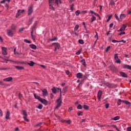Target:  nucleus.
<instances>
[{
    "label": "nucleus",
    "mask_w": 131,
    "mask_h": 131,
    "mask_svg": "<svg viewBox=\"0 0 131 131\" xmlns=\"http://www.w3.org/2000/svg\"><path fill=\"white\" fill-rule=\"evenodd\" d=\"M49 8L51 10H55L58 7V4H61L60 0H49Z\"/></svg>",
    "instance_id": "obj_1"
},
{
    "label": "nucleus",
    "mask_w": 131,
    "mask_h": 131,
    "mask_svg": "<svg viewBox=\"0 0 131 131\" xmlns=\"http://www.w3.org/2000/svg\"><path fill=\"white\" fill-rule=\"evenodd\" d=\"M36 25H37V21H36L35 23L33 26L32 28V31L31 32V37L32 39H33V41H35V35H33V31L35 29V27H36Z\"/></svg>",
    "instance_id": "obj_2"
},
{
    "label": "nucleus",
    "mask_w": 131,
    "mask_h": 131,
    "mask_svg": "<svg viewBox=\"0 0 131 131\" xmlns=\"http://www.w3.org/2000/svg\"><path fill=\"white\" fill-rule=\"evenodd\" d=\"M7 35L10 37H13L14 34H15V32L10 29L7 30Z\"/></svg>",
    "instance_id": "obj_3"
},
{
    "label": "nucleus",
    "mask_w": 131,
    "mask_h": 131,
    "mask_svg": "<svg viewBox=\"0 0 131 131\" xmlns=\"http://www.w3.org/2000/svg\"><path fill=\"white\" fill-rule=\"evenodd\" d=\"M22 114L23 115H24L23 118L24 120H25V121H27V122H28L29 121V120L27 119V116H28V115H27V112H26V111H22Z\"/></svg>",
    "instance_id": "obj_4"
},
{
    "label": "nucleus",
    "mask_w": 131,
    "mask_h": 131,
    "mask_svg": "<svg viewBox=\"0 0 131 131\" xmlns=\"http://www.w3.org/2000/svg\"><path fill=\"white\" fill-rule=\"evenodd\" d=\"M51 90H52L53 94H56V93H57V92H60V96H62V93H61V89H60L59 88L53 87Z\"/></svg>",
    "instance_id": "obj_5"
},
{
    "label": "nucleus",
    "mask_w": 131,
    "mask_h": 131,
    "mask_svg": "<svg viewBox=\"0 0 131 131\" xmlns=\"http://www.w3.org/2000/svg\"><path fill=\"white\" fill-rule=\"evenodd\" d=\"M32 13H33V6L30 5L28 7V14L29 16H30Z\"/></svg>",
    "instance_id": "obj_6"
},
{
    "label": "nucleus",
    "mask_w": 131,
    "mask_h": 131,
    "mask_svg": "<svg viewBox=\"0 0 131 131\" xmlns=\"http://www.w3.org/2000/svg\"><path fill=\"white\" fill-rule=\"evenodd\" d=\"M105 85H106V86H108V88H112L113 89L117 87L116 85H115L114 84H113V83H108V82L105 83Z\"/></svg>",
    "instance_id": "obj_7"
},
{
    "label": "nucleus",
    "mask_w": 131,
    "mask_h": 131,
    "mask_svg": "<svg viewBox=\"0 0 131 131\" xmlns=\"http://www.w3.org/2000/svg\"><path fill=\"white\" fill-rule=\"evenodd\" d=\"M52 46H55L54 52H56L57 50L60 49V44H59V43H53Z\"/></svg>",
    "instance_id": "obj_8"
},
{
    "label": "nucleus",
    "mask_w": 131,
    "mask_h": 131,
    "mask_svg": "<svg viewBox=\"0 0 131 131\" xmlns=\"http://www.w3.org/2000/svg\"><path fill=\"white\" fill-rule=\"evenodd\" d=\"M43 96L47 97L48 96V90L47 89H43L42 90Z\"/></svg>",
    "instance_id": "obj_9"
},
{
    "label": "nucleus",
    "mask_w": 131,
    "mask_h": 131,
    "mask_svg": "<svg viewBox=\"0 0 131 131\" xmlns=\"http://www.w3.org/2000/svg\"><path fill=\"white\" fill-rule=\"evenodd\" d=\"M123 68L128 69V70H131V66L128 64H124L123 66Z\"/></svg>",
    "instance_id": "obj_10"
},
{
    "label": "nucleus",
    "mask_w": 131,
    "mask_h": 131,
    "mask_svg": "<svg viewBox=\"0 0 131 131\" xmlns=\"http://www.w3.org/2000/svg\"><path fill=\"white\" fill-rule=\"evenodd\" d=\"M16 27H17L16 25L12 24L10 27V29H10V30H12L13 31H14L15 32V31L16 30Z\"/></svg>",
    "instance_id": "obj_11"
},
{
    "label": "nucleus",
    "mask_w": 131,
    "mask_h": 131,
    "mask_svg": "<svg viewBox=\"0 0 131 131\" xmlns=\"http://www.w3.org/2000/svg\"><path fill=\"white\" fill-rule=\"evenodd\" d=\"M40 102H41L42 104H44V105H48V101L46 99L41 98V99H40Z\"/></svg>",
    "instance_id": "obj_12"
},
{
    "label": "nucleus",
    "mask_w": 131,
    "mask_h": 131,
    "mask_svg": "<svg viewBox=\"0 0 131 131\" xmlns=\"http://www.w3.org/2000/svg\"><path fill=\"white\" fill-rule=\"evenodd\" d=\"M120 74L122 77H124L125 78H127V75L125 74V73L123 72H120Z\"/></svg>",
    "instance_id": "obj_13"
},
{
    "label": "nucleus",
    "mask_w": 131,
    "mask_h": 131,
    "mask_svg": "<svg viewBox=\"0 0 131 131\" xmlns=\"http://www.w3.org/2000/svg\"><path fill=\"white\" fill-rule=\"evenodd\" d=\"M103 94V92H102V91L99 90L98 92V100H100L101 99V97H102V94Z\"/></svg>",
    "instance_id": "obj_14"
},
{
    "label": "nucleus",
    "mask_w": 131,
    "mask_h": 131,
    "mask_svg": "<svg viewBox=\"0 0 131 131\" xmlns=\"http://www.w3.org/2000/svg\"><path fill=\"white\" fill-rule=\"evenodd\" d=\"M89 13L90 14H94V15H95L96 16H97V17H98V18H99V19H101V17H100V15L98 13H97L96 12H94V11L90 10Z\"/></svg>",
    "instance_id": "obj_15"
},
{
    "label": "nucleus",
    "mask_w": 131,
    "mask_h": 131,
    "mask_svg": "<svg viewBox=\"0 0 131 131\" xmlns=\"http://www.w3.org/2000/svg\"><path fill=\"white\" fill-rule=\"evenodd\" d=\"M2 54L3 55H7L8 53H7V48L2 47Z\"/></svg>",
    "instance_id": "obj_16"
},
{
    "label": "nucleus",
    "mask_w": 131,
    "mask_h": 131,
    "mask_svg": "<svg viewBox=\"0 0 131 131\" xmlns=\"http://www.w3.org/2000/svg\"><path fill=\"white\" fill-rule=\"evenodd\" d=\"M12 80H13L12 77H8L3 79L4 81H8V82L12 81Z\"/></svg>",
    "instance_id": "obj_17"
},
{
    "label": "nucleus",
    "mask_w": 131,
    "mask_h": 131,
    "mask_svg": "<svg viewBox=\"0 0 131 131\" xmlns=\"http://www.w3.org/2000/svg\"><path fill=\"white\" fill-rule=\"evenodd\" d=\"M82 73H78L76 74V77L77 78H79V79H80V78H82Z\"/></svg>",
    "instance_id": "obj_18"
},
{
    "label": "nucleus",
    "mask_w": 131,
    "mask_h": 131,
    "mask_svg": "<svg viewBox=\"0 0 131 131\" xmlns=\"http://www.w3.org/2000/svg\"><path fill=\"white\" fill-rule=\"evenodd\" d=\"M14 67H15V68L17 69V70H24V67L21 66H14Z\"/></svg>",
    "instance_id": "obj_19"
},
{
    "label": "nucleus",
    "mask_w": 131,
    "mask_h": 131,
    "mask_svg": "<svg viewBox=\"0 0 131 131\" xmlns=\"http://www.w3.org/2000/svg\"><path fill=\"white\" fill-rule=\"evenodd\" d=\"M5 118L6 119H10V111H7Z\"/></svg>",
    "instance_id": "obj_20"
},
{
    "label": "nucleus",
    "mask_w": 131,
    "mask_h": 131,
    "mask_svg": "<svg viewBox=\"0 0 131 131\" xmlns=\"http://www.w3.org/2000/svg\"><path fill=\"white\" fill-rule=\"evenodd\" d=\"M126 17V15L124 14H121L120 16V20H123V19H124Z\"/></svg>",
    "instance_id": "obj_21"
},
{
    "label": "nucleus",
    "mask_w": 131,
    "mask_h": 131,
    "mask_svg": "<svg viewBox=\"0 0 131 131\" xmlns=\"http://www.w3.org/2000/svg\"><path fill=\"white\" fill-rule=\"evenodd\" d=\"M29 47L30 48H31V49H32L33 50H36V46H35V45H30Z\"/></svg>",
    "instance_id": "obj_22"
},
{
    "label": "nucleus",
    "mask_w": 131,
    "mask_h": 131,
    "mask_svg": "<svg viewBox=\"0 0 131 131\" xmlns=\"http://www.w3.org/2000/svg\"><path fill=\"white\" fill-rule=\"evenodd\" d=\"M122 102L126 104V105H128V106H130V105H131L130 102H129L126 100H122Z\"/></svg>",
    "instance_id": "obj_23"
},
{
    "label": "nucleus",
    "mask_w": 131,
    "mask_h": 131,
    "mask_svg": "<svg viewBox=\"0 0 131 131\" xmlns=\"http://www.w3.org/2000/svg\"><path fill=\"white\" fill-rule=\"evenodd\" d=\"M34 19V16H33L29 20V25H30L31 23H32V20Z\"/></svg>",
    "instance_id": "obj_24"
},
{
    "label": "nucleus",
    "mask_w": 131,
    "mask_h": 131,
    "mask_svg": "<svg viewBox=\"0 0 131 131\" xmlns=\"http://www.w3.org/2000/svg\"><path fill=\"white\" fill-rule=\"evenodd\" d=\"M34 97L35 99H37L39 101L41 99V98L39 97V96L36 95V94H34Z\"/></svg>",
    "instance_id": "obj_25"
},
{
    "label": "nucleus",
    "mask_w": 131,
    "mask_h": 131,
    "mask_svg": "<svg viewBox=\"0 0 131 131\" xmlns=\"http://www.w3.org/2000/svg\"><path fill=\"white\" fill-rule=\"evenodd\" d=\"M81 62L83 66H84V67H86V64H85V59H83L81 60Z\"/></svg>",
    "instance_id": "obj_26"
},
{
    "label": "nucleus",
    "mask_w": 131,
    "mask_h": 131,
    "mask_svg": "<svg viewBox=\"0 0 131 131\" xmlns=\"http://www.w3.org/2000/svg\"><path fill=\"white\" fill-rule=\"evenodd\" d=\"M9 58V57H5V60L6 61H9V62H12V63H16V62L14 60H12L11 59H8Z\"/></svg>",
    "instance_id": "obj_27"
},
{
    "label": "nucleus",
    "mask_w": 131,
    "mask_h": 131,
    "mask_svg": "<svg viewBox=\"0 0 131 131\" xmlns=\"http://www.w3.org/2000/svg\"><path fill=\"white\" fill-rule=\"evenodd\" d=\"M28 65L32 67L34 65V62L33 61H30V62H28Z\"/></svg>",
    "instance_id": "obj_28"
},
{
    "label": "nucleus",
    "mask_w": 131,
    "mask_h": 131,
    "mask_svg": "<svg viewBox=\"0 0 131 131\" xmlns=\"http://www.w3.org/2000/svg\"><path fill=\"white\" fill-rule=\"evenodd\" d=\"M120 118V117L119 116H116L113 118V120H119V119Z\"/></svg>",
    "instance_id": "obj_29"
},
{
    "label": "nucleus",
    "mask_w": 131,
    "mask_h": 131,
    "mask_svg": "<svg viewBox=\"0 0 131 131\" xmlns=\"http://www.w3.org/2000/svg\"><path fill=\"white\" fill-rule=\"evenodd\" d=\"M114 59H115V61L116 60H118V59H119V58H118V54H115V55H114Z\"/></svg>",
    "instance_id": "obj_30"
},
{
    "label": "nucleus",
    "mask_w": 131,
    "mask_h": 131,
    "mask_svg": "<svg viewBox=\"0 0 131 131\" xmlns=\"http://www.w3.org/2000/svg\"><path fill=\"white\" fill-rule=\"evenodd\" d=\"M94 21H96V17L95 16L93 15L91 18V22L93 23Z\"/></svg>",
    "instance_id": "obj_31"
},
{
    "label": "nucleus",
    "mask_w": 131,
    "mask_h": 131,
    "mask_svg": "<svg viewBox=\"0 0 131 131\" xmlns=\"http://www.w3.org/2000/svg\"><path fill=\"white\" fill-rule=\"evenodd\" d=\"M112 14L108 16V19L106 20V22L108 23L110 21V20H111V18L112 17Z\"/></svg>",
    "instance_id": "obj_32"
},
{
    "label": "nucleus",
    "mask_w": 131,
    "mask_h": 131,
    "mask_svg": "<svg viewBox=\"0 0 131 131\" xmlns=\"http://www.w3.org/2000/svg\"><path fill=\"white\" fill-rule=\"evenodd\" d=\"M11 0H3L2 1H1L0 3L1 4H5V3H6V2H8V3H10Z\"/></svg>",
    "instance_id": "obj_33"
},
{
    "label": "nucleus",
    "mask_w": 131,
    "mask_h": 131,
    "mask_svg": "<svg viewBox=\"0 0 131 131\" xmlns=\"http://www.w3.org/2000/svg\"><path fill=\"white\" fill-rule=\"evenodd\" d=\"M78 28H79V26L78 25H76L74 28L75 31H76L77 30H78Z\"/></svg>",
    "instance_id": "obj_34"
},
{
    "label": "nucleus",
    "mask_w": 131,
    "mask_h": 131,
    "mask_svg": "<svg viewBox=\"0 0 131 131\" xmlns=\"http://www.w3.org/2000/svg\"><path fill=\"white\" fill-rule=\"evenodd\" d=\"M58 39V38L56 37H54L52 39H51L50 40V41H56V40H57Z\"/></svg>",
    "instance_id": "obj_35"
},
{
    "label": "nucleus",
    "mask_w": 131,
    "mask_h": 131,
    "mask_svg": "<svg viewBox=\"0 0 131 131\" xmlns=\"http://www.w3.org/2000/svg\"><path fill=\"white\" fill-rule=\"evenodd\" d=\"M78 42H79V43H80L81 45H83V43H84V42H83V40H82V39H79L78 40Z\"/></svg>",
    "instance_id": "obj_36"
},
{
    "label": "nucleus",
    "mask_w": 131,
    "mask_h": 131,
    "mask_svg": "<svg viewBox=\"0 0 131 131\" xmlns=\"http://www.w3.org/2000/svg\"><path fill=\"white\" fill-rule=\"evenodd\" d=\"M42 124V122H40L34 126V127H37V126H40Z\"/></svg>",
    "instance_id": "obj_37"
},
{
    "label": "nucleus",
    "mask_w": 131,
    "mask_h": 131,
    "mask_svg": "<svg viewBox=\"0 0 131 131\" xmlns=\"http://www.w3.org/2000/svg\"><path fill=\"white\" fill-rule=\"evenodd\" d=\"M82 113H83V112H81V111L78 112L77 113V115H78V116H82Z\"/></svg>",
    "instance_id": "obj_38"
},
{
    "label": "nucleus",
    "mask_w": 131,
    "mask_h": 131,
    "mask_svg": "<svg viewBox=\"0 0 131 131\" xmlns=\"http://www.w3.org/2000/svg\"><path fill=\"white\" fill-rule=\"evenodd\" d=\"M115 17L116 19L117 20H118V21H119V20L120 19V18H119V17L118 16V15H117V14H115Z\"/></svg>",
    "instance_id": "obj_39"
},
{
    "label": "nucleus",
    "mask_w": 131,
    "mask_h": 131,
    "mask_svg": "<svg viewBox=\"0 0 131 131\" xmlns=\"http://www.w3.org/2000/svg\"><path fill=\"white\" fill-rule=\"evenodd\" d=\"M20 15H21V13L18 10V12L15 15L16 18H18V17H19Z\"/></svg>",
    "instance_id": "obj_40"
},
{
    "label": "nucleus",
    "mask_w": 131,
    "mask_h": 131,
    "mask_svg": "<svg viewBox=\"0 0 131 131\" xmlns=\"http://www.w3.org/2000/svg\"><path fill=\"white\" fill-rule=\"evenodd\" d=\"M76 16H78L80 14V11L79 10H77L75 12Z\"/></svg>",
    "instance_id": "obj_41"
},
{
    "label": "nucleus",
    "mask_w": 131,
    "mask_h": 131,
    "mask_svg": "<svg viewBox=\"0 0 131 131\" xmlns=\"http://www.w3.org/2000/svg\"><path fill=\"white\" fill-rule=\"evenodd\" d=\"M83 108L84 109H85V110H89V106L86 105H83Z\"/></svg>",
    "instance_id": "obj_42"
},
{
    "label": "nucleus",
    "mask_w": 131,
    "mask_h": 131,
    "mask_svg": "<svg viewBox=\"0 0 131 131\" xmlns=\"http://www.w3.org/2000/svg\"><path fill=\"white\" fill-rule=\"evenodd\" d=\"M110 5H111L112 6H113L114 5H115V2H114V1L111 0L110 3Z\"/></svg>",
    "instance_id": "obj_43"
},
{
    "label": "nucleus",
    "mask_w": 131,
    "mask_h": 131,
    "mask_svg": "<svg viewBox=\"0 0 131 131\" xmlns=\"http://www.w3.org/2000/svg\"><path fill=\"white\" fill-rule=\"evenodd\" d=\"M24 42H26L27 43H31V41L27 40V39H24Z\"/></svg>",
    "instance_id": "obj_44"
},
{
    "label": "nucleus",
    "mask_w": 131,
    "mask_h": 131,
    "mask_svg": "<svg viewBox=\"0 0 131 131\" xmlns=\"http://www.w3.org/2000/svg\"><path fill=\"white\" fill-rule=\"evenodd\" d=\"M38 109H40V110H41V109H42V104H39L38 106H37Z\"/></svg>",
    "instance_id": "obj_45"
},
{
    "label": "nucleus",
    "mask_w": 131,
    "mask_h": 131,
    "mask_svg": "<svg viewBox=\"0 0 131 131\" xmlns=\"http://www.w3.org/2000/svg\"><path fill=\"white\" fill-rule=\"evenodd\" d=\"M116 63H118L119 64H120L121 63V61L120 59L116 60Z\"/></svg>",
    "instance_id": "obj_46"
},
{
    "label": "nucleus",
    "mask_w": 131,
    "mask_h": 131,
    "mask_svg": "<svg viewBox=\"0 0 131 131\" xmlns=\"http://www.w3.org/2000/svg\"><path fill=\"white\" fill-rule=\"evenodd\" d=\"M121 102H122V100L121 99H119L117 102L118 105H120V104H121Z\"/></svg>",
    "instance_id": "obj_47"
},
{
    "label": "nucleus",
    "mask_w": 131,
    "mask_h": 131,
    "mask_svg": "<svg viewBox=\"0 0 131 131\" xmlns=\"http://www.w3.org/2000/svg\"><path fill=\"white\" fill-rule=\"evenodd\" d=\"M111 48V47L108 46L106 48V52H108V51H110V49Z\"/></svg>",
    "instance_id": "obj_48"
},
{
    "label": "nucleus",
    "mask_w": 131,
    "mask_h": 131,
    "mask_svg": "<svg viewBox=\"0 0 131 131\" xmlns=\"http://www.w3.org/2000/svg\"><path fill=\"white\" fill-rule=\"evenodd\" d=\"M67 91V87L63 88L62 90V92H63V93H66Z\"/></svg>",
    "instance_id": "obj_49"
},
{
    "label": "nucleus",
    "mask_w": 131,
    "mask_h": 131,
    "mask_svg": "<svg viewBox=\"0 0 131 131\" xmlns=\"http://www.w3.org/2000/svg\"><path fill=\"white\" fill-rule=\"evenodd\" d=\"M77 109H82V106L81 104H79L77 106Z\"/></svg>",
    "instance_id": "obj_50"
},
{
    "label": "nucleus",
    "mask_w": 131,
    "mask_h": 131,
    "mask_svg": "<svg viewBox=\"0 0 131 131\" xmlns=\"http://www.w3.org/2000/svg\"><path fill=\"white\" fill-rule=\"evenodd\" d=\"M57 103L58 104H61V103H62V101L61 100V99L59 98L58 100H57Z\"/></svg>",
    "instance_id": "obj_51"
},
{
    "label": "nucleus",
    "mask_w": 131,
    "mask_h": 131,
    "mask_svg": "<svg viewBox=\"0 0 131 131\" xmlns=\"http://www.w3.org/2000/svg\"><path fill=\"white\" fill-rule=\"evenodd\" d=\"M122 27H123L124 30H125V28H126V27H127V26H126V25L123 24V25H122Z\"/></svg>",
    "instance_id": "obj_52"
},
{
    "label": "nucleus",
    "mask_w": 131,
    "mask_h": 131,
    "mask_svg": "<svg viewBox=\"0 0 131 131\" xmlns=\"http://www.w3.org/2000/svg\"><path fill=\"white\" fill-rule=\"evenodd\" d=\"M80 53H81V50H79L76 53V55H80Z\"/></svg>",
    "instance_id": "obj_53"
},
{
    "label": "nucleus",
    "mask_w": 131,
    "mask_h": 131,
    "mask_svg": "<svg viewBox=\"0 0 131 131\" xmlns=\"http://www.w3.org/2000/svg\"><path fill=\"white\" fill-rule=\"evenodd\" d=\"M61 106V104L60 103H58L56 107V109H58V108H59V107Z\"/></svg>",
    "instance_id": "obj_54"
},
{
    "label": "nucleus",
    "mask_w": 131,
    "mask_h": 131,
    "mask_svg": "<svg viewBox=\"0 0 131 131\" xmlns=\"http://www.w3.org/2000/svg\"><path fill=\"white\" fill-rule=\"evenodd\" d=\"M72 110H73V108L72 107H70L68 110V112H70L71 111H72Z\"/></svg>",
    "instance_id": "obj_55"
},
{
    "label": "nucleus",
    "mask_w": 131,
    "mask_h": 131,
    "mask_svg": "<svg viewBox=\"0 0 131 131\" xmlns=\"http://www.w3.org/2000/svg\"><path fill=\"white\" fill-rule=\"evenodd\" d=\"M122 34H125V32H121L120 33H119V35H122Z\"/></svg>",
    "instance_id": "obj_56"
},
{
    "label": "nucleus",
    "mask_w": 131,
    "mask_h": 131,
    "mask_svg": "<svg viewBox=\"0 0 131 131\" xmlns=\"http://www.w3.org/2000/svg\"><path fill=\"white\" fill-rule=\"evenodd\" d=\"M23 96L22 95V94H21V93H19L18 94V97L19 99H21V98H22Z\"/></svg>",
    "instance_id": "obj_57"
},
{
    "label": "nucleus",
    "mask_w": 131,
    "mask_h": 131,
    "mask_svg": "<svg viewBox=\"0 0 131 131\" xmlns=\"http://www.w3.org/2000/svg\"><path fill=\"white\" fill-rule=\"evenodd\" d=\"M105 108L106 109H108V108H109V104L108 103L105 104Z\"/></svg>",
    "instance_id": "obj_58"
},
{
    "label": "nucleus",
    "mask_w": 131,
    "mask_h": 131,
    "mask_svg": "<svg viewBox=\"0 0 131 131\" xmlns=\"http://www.w3.org/2000/svg\"><path fill=\"white\" fill-rule=\"evenodd\" d=\"M119 41V42H123L124 43H125V42H126V41L124 40H121Z\"/></svg>",
    "instance_id": "obj_59"
},
{
    "label": "nucleus",
    "mask_w": 131,
    "mask_h": 131,
    "mask_svg": "<svg viewBox=\"0 0 131 131\" xmlns=\"http://www.w3.org/2000/svg\"><path fill=\"white\" fill-rule=\"evenodd\" d=\"M112 42H114V43L119 42V41L116 40H113Z\"/></svg>",
    "instance_id": "obj_60"
},
{
    "label": "nucleus",
    "mask_w": 131,
    "mask_h": 131,
    "mask_svg": "<svg viewBox=\"0 0 131 131\" xmlns=\"http://www.w3.org/2000/svg\"><path fill=\"white\" fill-rule=\"evenodd\" d=\"M0 70H8L7 68H0Z\"/></svg>",
    "instance_id": "obj_61"
},
{
    "label": "nucleus",
    "mask_w": 131,
    "mask_h": 131,
    "mask_svg": "<svg viewBox=\"0 0 131 131\" xmlns=\"http://www.w3.org/2000/svg\"><path fill=\"white\" fill-rule=\"evenodd\" d=\"M113 23H111L110 25V28H112V27H113Z\"/></svg>",
    "instance_id": "obj_62"
},
{
    "label": "nucleus",
    "mask_w": 131,
    "mask_h": 131,
    "mask_svg": "<svg viewBox=\"0 0 131 131\" xmlns=\"http://www.w3.org/2000/svg\"><path fill=\"white\" fill-rule=\"evenodd\" d=\"M127 131H131V127H128L127 128Z\"/></svg>",
    "instance_id": "obj_63"
},
{
    "label": "nucleus",
    "mask_w": 131,
    "mask_h": 131,
    "mask_svg": "<svg viewBox=\"0 0 131 131\" xmlns=\"http://www.w3.org/2000/svg\"><path fill=\"white\" fill-rule=\"evenodd\" d=\"M18 11L21 14V13H23V12H24V10H19Z\"/></svg>",
    "instance_id": "obj_64"
}]
</instances>
